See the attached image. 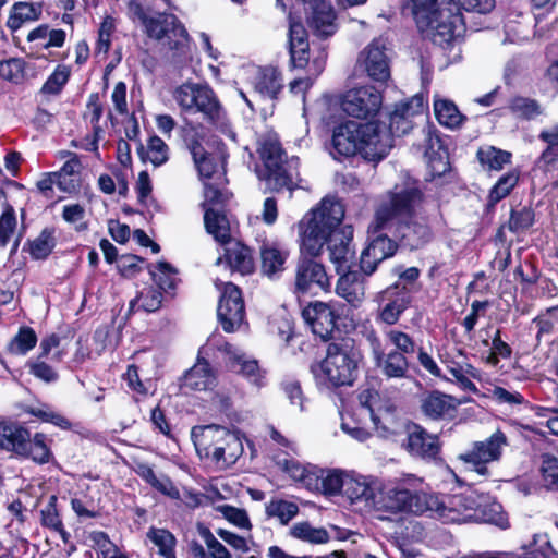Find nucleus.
I'll list each match as a JSON object with an SVG mask.
<instances>
[{
    "label": "nucleus",
    "instance_id": "nucleus-53",
    "mask_svg": "<svg viewBox=\"0 0 558 558\" xmlns=\"http://www.w3.org/2000/svg\"><path fill=\"white\" fill-rule=\"evenodd\" d=\"M26 75V62L22 58H10L0 61V78L12 84H22Z\"/></svg>",
    "mask_w": 558,
    "mask_h": 558
},
{
    "label": "nucleus",
    "instance_id": "nucleus-48",
    "mask_svg": "<svg viewBox=\"0 0 558 558\" xmlns=\"http://www.w3.org/2000/svg\"><path fill=\"white\" fill-rule=\"evenodd\" d=\"M289 534L300 541L311 544H325L329 541V534L324 527H314L308 522L295 523Z\"/></svg>",
    "mask_w": 558,
    "mask_h": 558
},
{
    "label": "nucleus",
    "instance_id": "nucleus-2",
    "mask_svg": "<svg viewBox=\"0 0 558 558\" xmlns=\"http://www.w3.org/2000/svg\"><path fill=\"white\" fill-rule=\"evenodd\" d=\"M425 201V194L417 182L407 185L400 191H390L388 201L379 205L375 210L374 220L367 229L373 239L368 244L387 241L388 244H415L411 233L418 228L422 232L421 240L428 242L432 236L426 226L413 223L416 209Z\"/></svg>",
    "mask_w": 558,
    "mask_h": 558
},
{
    "label": "nucleus",
    "instance_id": "nucleus-19",
    "mask_svg": "<svg viewBox=\"0 0 558 558\" xmlns=\"http://www.w3.org/2000/svg\"><path fill=\"white\" fill-rule=\"evenodd\" d=\"M159 22L161 34L149 33L148 37L166 39L168 48L173 51V57L185 58L190 53L191 37L183 23L174 14H160Z\"/></svg>",
    "mask_w": 558,
    "mask_h": 558
},
{
    "label": "nucleus",
    "instance_id": "nucleus-62",
    "mask_svg": "<svg viewBox=\"0 0 558 558\" xmlns=\"http://www.w3.org/2000/svg\"><path fill=\"white\" fill-rule=\"evenodd\" d=\"M216 510L220 512L226 520L240 529L251 530L252 524L247 512L244 509L235 508L229 505L217 506Z\"/></svg>",
    "mask_w": 558,
    "mask_h": 558
},
{
    "label": "nucleus",
    "instance_id": "nucleus-50",
    "mask_svg": "<svg viewBox=\"0 0 558 558\" xmlns=\"http://www.w3.org/2000/svg\"><path fill=\"white\" fill-rule=\"evenodd\" d=\"M147 537L158 548V553L163 558H177L174 553L177 541L171 532L165 529L151 527L147 532Z\"/></svg>",
    "mask_w": 558,
    "mask_h": 558
},
{
    "label": "nucleus",
    "instance_id": "nucleus-15",
    "mask_svg": "<svg viewBox=\"0 0 558 558\" xmlns=\"http://www.w3.org/2000/svg\"><path fill=\"white\" fill-rule=\"evenodd\" d=\"M383 105V96L374 86L350 89L341 101L342 110L350 117L366 120L375 117Z\"/></svg>",
    "mask_w": 558,
    "mask_h": 558
},
{
    "label": "nucleus",
    "instance_id": "nucleus-8",
    "mask_svg": "<svg viewBox=\"0 0 558 558\" xmlns=\"http://www.w3.org/2000/svg\"><path fill=\"white\" fill-rule=\"evenodd\" d=\"M203 135L196 131L184 136L197 173L203 182L217 180L218 184H228L227 159L229 157L226 143L218 136H213L202 143Z\"/></svg>",
    "mask_w": 558,
    "mask_h": 558
},
{
    "label": "nucleus",
    "instance_id": "nucleus-51",
    "mask_svg": "<svg viewBox=\"0 0 558 558\" xmlns=\"http://www.w3.org/2000/svg\"><path fill=\"white\" fill-rule=\"evenodd\" d=\"M298 513L299 506L292 501L272 499L266 505V514L277 518L282 525H287Z\"/></svg>",
    "mask_w": 558,
    "mask_h": 558
},
{
    "label": "nucleus",
    "instance_id": "nucleus-22",
    "mask_svg": "<svg viewBox=\"0 0 558 558\" xmlns=\"http://www.w3.org/2000/svg\"><path fill=\"white\" fill-rule=\"evenodd\" d=\"M302 317L312 331L324 340L331 337L338 316L329 303L314 301L302 311Z\"/></svg>",
    "mask_w": 558,
    "mask_h": 558
},
{
    "label": "nucleus",
    "instance_id": "nucleus-17",
    "mask_svg": "<svg viewBox=\"0 0 558 558\" xmlns=\"http://www.w3.org/2000/svg\"><path fill=\"white\" fill-rule=\"evenodd\" d=\"M536 213L532 205L512 207L507 222L501 223L495 234V240L500 243L512 244L521 242L535 225Z\"/></svg>",
    "mask_w": 558,
    "mask_h": 558
},
{
    "label": "nucleus",
    "instance_id": "nucleus-29",
    "mask_svg": "<svg viewBox=\"0 0 558 558\" xmlns=\"http://www.w3.org/2000/svg\"><path fill=\"white\" fill-rule=\"evenodd\" d=\"M365 276L356 270L343 272L338 279L336 292L348 303L357 306L365 296Z\"/></svg>",
    "mask_w": 558,
    "mask_h": 558
},
{
    "label": "nucleus",
    "instance_id": "nucleus-39",
    "mask_svg": "<svg viewBox=\"0 0 558 558\" xmlns=\"http://www.w3.org/2000/svg\"><path fill=\"white\" fill-rule=\"evenodd\" d=\"M215 374L207 361H198L184 375L183 386L191 390H207L215 384Z\"/></svg>",
    "mask_w": 558,
    "mask_h": 558
},
{
    "label": "nucleus",
    "instance_id": "nucleus-4",
    "mask_svg": "<svg viewBox=\"0 0 558 558\" xmlns=\"http://www.w3.org/2000/svg\"><path fill=\"white\" fill-rule=\"evenodd\" d=\"M391 148L392 141L380 122L344 119L332 126L328 150L338 162L360 156L364 161L377 165Z\"/></svg>",
    "mask_w": 558,
    "mask_h": 558
},
{
    "label": "nucleus",
    "instance_id": "nucleus-43",
    "mask_svg": "<svg viewBox=\"0 0 558 558\" xmlns=\"http://www.w3.org/2000/svg\"><path fill=\"white\" fill-rule=\"evenodd\" d=\"M72 155V158L66 160L59 171L53 172L59 180V189L66 193L76 192L81 185L78 171L81 161L75 154Z\"/></svg>",
    "mask_w": 558,
    "mask_h": 558
},
{
    "label": "nucleus",
    "instance_id": "nucleus-16",
    "mask_svg": "<svg viewBox=\"0 0 558 558\" xmlns=\"http://www.w3.org/2000/svg\"><path fill=\"white\" fill-rule=\"evenodd\" d=\"M507 444L506 435L498 429L489 438L475 441L469 451L460 454V459L471 464L480 475H487V463L498 461Z\"/></svg>",
    "mask_w": 558,
    "mask_h": 558
},
{
    "label": "nucleus",
    "instance_id": "nucleus-57",
    "mask_svg": "<svg viewBox=\"0 0 558 558\" xmlns=\"http://www.w3.org/2000/svg\"><path fill=\"white\" fill-rule=\"evenodd\" d=\"M90 547L97 551V558H111L117 555L120 549L109 538L108 534L102 531H93L88 534Z\"/></svg>",
    "mask_w": 558,
    "mask_h": 558
},
{
    "label": "nucleus",
    "instance_id": "nucleus-3",
    "mask_svg": "<svg viewBox=\"0 0 558 558\" xmlns=\"http://www.w3.org/2000/svg\"><path fill=\"white\" fill-rule=\"evenodd\" d=\"M422 480L415 476L385 483L368 475L360 506L378 513L380 520H391L397 515H424L436 505V495L420 488Z\"/></svg>",
    "mask_w": 558,
    "mask_h": 558
},
{
    "label": "nucleus",
    "instance_id": "nucleus-34",
    "mask_svg": "<svg viewBox=\"0 0 558 558\" xmlns=\"http://www.w3.org/2000/svg\"><path fill=\"white\" fill-rule=\"evenodd\" d=\"M513 155L511 151L501 149L493 145L482 146L476 151V159L483 170L487 172H499L506 166L512 163Z\"/></svg>",
    "mask_w": 558,
    "mask_h": 558
},
{
    "label": "nucleus",
    "instance_id": "nucleus-9",
    "mask_svg": "<svg viewBox=\"0 0 558 558\" xmlns=\"http://www.w3.org/2000/svg\"><path fill=\"white\" fill-rule=\"evenodd\" d=\"M260 167L256 169L257 178L264 181L271 193H281L284 190L293 191L292 161L288 159L287 151L277 140L267 138L257 148Z\"/></svg>",
    "mask_w": 558,
    "mask_h": 558
},
{
    "label": "nucleus",
    "instance_id": "nucleus-40",
    "mask_svg": "<svg viewBox=\"0 0 558 558\" xmlns=\"http://www.w3.org/2000/svg\"><path fill=\"white\" fill-rule=\"evenodd\" d=\"M434 114L439 124L451 130L460 128L468 119L450 99H435Z\"/></svg>",
    "mask_w": 558,
    "mask_h": 558
},
{
    "label": "nucleus",
    "instance_id": "nucleus-63",
    "mask_svg": "<svg viewBox=\"0 0 558 558\" xmlns=\"http://www.w3.org/2000/svg\"><path fill=\"white\" fill-rule=\"evenodd\" d=\"M41 524L56 532H62L63 524L57 510V497L50 496L48 504L41 509Z\"/></svg>",
    "mask_w": 558,
    "mask_h": 558
},
{
    "label": "nucleus",
    "instance_id": "nucleus-46",
    "mask_svg": "<svg viewBox=\"0 0 558 558\" xmlns=\"http://www.w3.org/2000/svg\"><path fill=\"white\" fill-rule=\"evenodd\" d=\"M510 112L522 120H534L543 113L541 104L533 98L515 95L508 104Z\"/></svg>",
    "mask_w": 558,
    "mask_h": 558
},
{
    "label": "nucleus",
    "instance_id": "nucleus-52",
    "mask_svg": "<svg viewBox=\"0 0 558 558\" xmlns=\"http://www.w3.org/2000/svg\"><path fill=\"white\" fill-rule=\"evenodd\" d=\"M262 271L268 277L283 270L286 254L276 246H264L260 251Z\"/></svg>",
    "mask_w": 558,
    "mask_h": 558
},
{
    "label": "nucleus",
    "instance_id": "nucleus-55",
    "mask_svg": "<svg viewBox=\"0 0 558 558\" xmlns=\"http://www.w3.org/2000/svg\"><path fill=\"white\" fill-rule=\"evenodd\" d=\"M474 522L489 523L500 529L509 526L508 515L498 502H492L482 508L478 506V520Z\"/></svg>",
    "mask_w": 558,
    "mask_h": 558
},
{
    "label": "nucleus",
    "instance_id": "nucleus-54",
    "mask_svg": "<svg viewBox=\"0 0 558 558\" xmlns=\"http://www.w3.org/2000/svg\"><path fill=\"white\" fill-rule=\"evenodd\" d=\"M162 304V293L159 289L149 286L143 288L137 296L130 302L131 308L135 305L145 312H155L160 308Z\"/></svg>",
    "mask_w": 558,
    "mask_h": 558
},
{
    "label": "nucleus",
    "instance_id": "nucleus-42",
    "mask_svg": "<svg viewBox=\"0 0 558 558\" xmlns=\"http://www.w3.org/2000/svg\"><path fill=\"white\" fill-rule=\"evenodd\" d=\"M137 155L143 162L149 160L155 167L162 166L169 159V147L158 135L148 138L147 149L141 141L136 148Z\"/></svg>",
    "mask_w": 558,
    "mask_h": 558
},
{
    "label": "nucleus",
    "instance_id": "nucleus-44",
    "mask_svg": "<svg viewBox=\"0 0 558 558\" xmlns=\"http://www.w3.org/2000/svg\"><path fill=\"white\" fill-rule=\"evenodd\" d=\"M148 271L158 286L157 289L166 293H172L180 281L177 278L178 270L167 262L157 263L154 267H149Z\"/></svg>",
    "mask_w": 558,
    "mask_h": 558
},
{
    "label": "nucleus",
    "instance_id": "nucleus-61",
    "mask_svg": "<svg viewBox=\"0 0 558 558\" xmlns=\"http://www.w3.org/2000/svg\"><path fill=\"white\" fill-rule=\"evenodd\" d=\"M227 184H218L217 180L204 182V196L206 203L211 206L225 207L232 195L225 186Z\"/></svg>",
    "mask_w": 558,
    "mask_h": 558
},
{
    "label": "nucleus",
    "instance_id": "nucleus-18",
    "mask_svg": "<svg viewBox=\"0 0 558 558\" xmlns=\"http://www.w3.org/2000/svg\"><path fill=\"white\" fill-rule=\"evenodd\" d=\"M217 315L226 332L234 331L243 323L245 306L241 290L235 284L226 283L219 300Z\"/></svg>",
    "mask_w": 558,
    "mask_h": 558
},
{
    "label": "nucleus",
    "instance_id": "nucleus-59",
    "mask_svg": "<svg viewBox=\"0 0 558 558\" xmlns=\"http://www.w3.org/2000/svg\"><path fill=\"white\" fill-rule=\"evenodd\" d=\"M151 267L143 257L134 254H122L118 259V271L124 278H134L144 268Z\"/></svg>",
    "mask_w": 558,
    "mask_h": 558
},
{
    "label": "nucleus",
    "instance_id": "nucleus-13",
    "mask_svg": "<svg viewBox=\"0 0 558 558\" xmlns=\"http://www.w3.org/2000/svg\"><path fill=\"white\" fill-rule=\"evenodd\" d=\"M414 290V287L395 282L380 291L377 295L380 305L377 320L389 326L397 324L401 315L410 307Z\"/></svg>",
    "mask_w": 558,
    "mask_h": 558
},
{
    "label": "nucleus",
    "instance_id": "nucleus-11",
    "mask_svg": "<svg viewBox=\"0 0 558 558\" xmlns=\"http://www.w3.org/2000/svg\"><path fill=\"white\" fill-rule=\"evenodd\" d=\"M323 246H301V256L295 268L293 292L306 294L314 289L330 291L331 283L325 267L315 260L320 255Z\"/></svg>",
    "mask_w": 558,
    "mask_h": 558
},
{
    "label": "nucleus",
    "instance_id": "nucleus-12",
    "mask_svg": "<svg viewBox=\"0 0 558 558\" xmlns=\"http://www.w3.org/2000/svg\"><path fill=\"white\" fill-rule=\"evenodd\" d=\"M429 508L426 515L437 518L445 523L460 524L478 520V502L472 495H452L444 500L436 495V505Z\"/></svg>",
    "mask_w": 558,
    "mask_h": 558
},
{
    "label": "nucleus",
    "instance_id": "nucleus-10",
    "mask_svg": "<svg viewBox=\"0 0 558 558\" xmlns=\"http://www.w3.org/2000/svg\"><path fill=\"white\" fill-rule=\"evenodd\" d=\"M173 96L184 112H199L211 123L221 118L222 106L208 84L183 83L175 88Z\"/></svg>",
    "mask_w": 558,
    "mask_h": 558
},
{
    "label": "nucleus",
    "instance_id": "nucleus-41",
    "mask_svg": "<svg viewBox=\"0 0 558 558\" xmlns=\"http://www.w3.org/2000/svg\"><path fill=\"white\" fill-rule=\"evenodd\" d=\"M397 246H365L360 254L359 265L361 274L365 277L373 275L379 263L392 257L396 254Z\"/></svg>",
    "mask_w": 558,
    "mask_h": 558
},
{
    "label": "nucleus",
    "instance_id": "nucleus-36",
    "mask_svg": "<svg viewBox=\"0 0 558 558\" xmlns=\"http://www.w3.org/2000/svg\"><path fill=\"white\" fill-rule=\"evenodd\" d=\"M204 225L207 233L211 234L219 244H229L232 241L230 223L223 211L213 207L205 208Z\"/></svg>",
    "mask_w": 558,
    "mask_h": 558
},
{
    "label": "nucleus",
    "instance_id": "nucleus-38",
    "mask_svg": "<svg viewBox=\"0 0 558 558\" xmlns=\"http://www.w3.org/2000/svg\"><path fill=\"white\" fill-rule=\"evenodd\" d=\"M20 457L31 459L37 464H47L53 460V453L49 446L47 436L43 433H36L31 437L28 434V440H26L24 452H20Z\"/></svg>",
    "mask_w": 558,
    "mask_h": 558
},
{
    "label": "nucleus",
    "instance_id": "nucleus-1",
    "mask_svg": "<svg viewBox=\"0 0 558 558\" xmlns=\"http://www.w3.org/2000/svg\"><path fill=\"white\" fill-rule=\"evenodd\" d=\"M495 4V0H413L412 14L423 40L451 50L457 38L465 32L461 8L487 14Z\"/></svg>",
    "mask_w": 558,
    "mask_h": 558
},
{
    "label": "nucleus",
    "instance_id": "nucleus-64",
    "mask_svg": "<svg viewBox=\"0 0 558 558\" xmlns=\"http://www.w3.org/2000/svg\"><path fill=\"white\" fill-rule=\"evenodd\" d=\"M198 533L204 539L211 558H231L230 551L214 536L208 527L199 525Z\"/></svg>",
    "mask_w": 558,
    "mask_h": 558
},
{
    "label": "nucleus",
    "instance_id": "nucleus-37",
    "mask_svg": "<svg viewBox=\"0 0 558 558\" xmlns=\"http://www.w3.org/2000/svg\"><path fill=\"white\" fill-rule=\"evenodd\" d=\"M422 410L434 420L452 416L456 411L454 399L449 395L433 391L423 400Z\"/></svg>",
    "mask_w": 558,
    "mask_h": 558
},
{
    "label": "nucleus",
    "instance_id": "nucleus-27",
    "mask_svg": "<svg viewBox=\"0 0 558 558\" xmlns=\"http://www.w3.org/2000/svg\"><path fill=\"white\" fill-rule=\"evenodd\" d=\"M290 62L292 68L306 70L314 77H318L325 70L328 53L322 49L319 53L311 60L310 44L304 46L289 47Z\"/></svg>",
    "mask_w": 558,
    "mask_h": 558
},
{
    "label": "nucleus",
    "instance_id": "nucleus-25",
    "mask_svg": "<svg viewBox=\"0 0 558 558\" xmlns=\"http://www.w3.org/2000/svg\"><path fill=\"white\" fill-rule=\"evenodd\" d=\"M44 11L43 1H16L12 4L7 20V27L15 33L26 24L37 22Z\"/></svg>",
    "mask_w": 558,
    "mask_h": 558
},
{
    "label": "nucleus",
    "instance_id": "nucleus-6",
    "mask_svg": "<svg viewBox=\"0 0 558 558\" xmlns=\"http://www.w3.org/2000/svg\"><path fill=\"white\" fill-rule=\"evenodd\" d=\"M362 359L360 350L352 339L331 342L327 347L325 359L311 365L315 378L329 386H351L357 376V366Z\"/></svg>",
    "mask_w": 558,
    "mask_h": 558
},
{
    "label": "nucleus",
    "instance_id": "nucleus-33",
    "mask_svg": "<svg viewBox=\"0 0 558 558\" xmlns=\"http://www.w3.org/2000/svg\"><path fill=\"white\" fill-rule=\"evenodd\" d=\"M520 180L519 168H512L500 175L490 187L487 195L485 209L487 213L495 210L496 205L508 197L515 189Z\"/></svg>",
    "mask_w": 558,
    "mask_h": 558
},
{
    "label": "nucleus",
    "instance_id": "nucleus-7",
    "mask_svg": "<svg viewBox=\"0 0 558 558\" xmlns=\"http://www.w3.org/2000/svg\"><path fill=\"white\" fill-rule=\"evenodd\" d=\"M191 437L198 456L222 469L233 465L244 450L240 437L220 425L195 426Z\"/></svg>",
    "mask_w": 558,
    "mask_h": 558
},
{
    "label": "nucleus",
    "instance_id": "nucleus-35",
    "mask_svg": "<svg viewBox=\"0 0 558 558\" xmlns=\"http://www.w3.org/2000/svg\"><path fill=\"white\" fill-rule=\"evenodd\" d=\"M29 430L25 427L8 422H0V449L20 454L24 452Z\"/></svg>",
    "mask_w": 558,
    "mask_h": 558
},
{
    "label": "nucleus",
    "instance_id": "nucleus-5",
    "mask_svg": "<svg viewBox=\"0 0 558 558\" xmlns=\"http://www.w3.org/2000/svg\"><path fill=\"white\" fill-rule=\"evenodd\" d=\"M344 206L335 198L325 196L298 222L300 244H350L353 240L352 225H343Z\"/></svg>",
    "mask_w": 558,
    "mask_h": 558
},
{
    "label": "nucleus",
    "instance_id": "nucleus-28",
    "mask_svg": "<svg viewBox=\"0 0 558 558\" xmlns=\"http://www.w3.org/2000/svg\"><path fill=\"white\" fill-rule=\"evenodd\" d=\"M364 56L365 70L369 77L377 82H386L390 76L385 48L373 40L361 53Z\"/></svg>",
    "mask_w": 558,
    "mask_h": 558
},
{
    "label": "nucleus",
    "instance_id": "nucleus-30",
    "mask_svg": "<svg viewBox=\"0 0 558 558\" xmlns=\"http://www.w3.org/2000/svg\"><path fill=\"white\" fill-rule=\"evenodd\" d=\"M254 88L262 98L278 99L283 89L282 74L275 66L260 68L255 76Z\"/></svg>",
    "mask_w": 558,
    "mask_h": 558
},
{
    "label": "nucleus",
    "instance_id": "nucleus-23",
    "mask_svg": "<svg viewBox=\"0 0 558 558\" xmlns=\"http://www.w3.org/2000/svg\"><path fill=\"white\" fill-rule=\"evenodd\" d=\"M423 111V97L415 96L410 100L401 101L395 106L389 114L388 134L393 142V137H401L413 129L411 117Z\"/></svg>",
    "mask_w": 558,
    "mask_h": 558
},
{
    "label": "nucleus",
    "instance_id": "nucleus-58",
    "mask_svg": "<svg viewBox=\"0 0 558 558\" xmlns=\"http://www.w3.org/2000/svg\"><path fill=\"white\" fill-rule=\"evenodd\" d=\"M542 482L545 488L549 490L558 489V458L549 454L542 456L539 468Z\"/></svg>",
    "mask_w": 558,
    "mask_h": 558
},
{
    "label": "nucleus",
    "instance_id": "nucleus-45",
    "mask_svg": "<svg viewBox=\"0 0 558 558\" xmlns=\"http://www.w3.org/2000/svg\"><path fill=\"white\" fill-rule=\"evenodd\" d=\"M386 343L392 347L390 352L404 356L409 360V356L416 352V342L407 332L399 329H388L384 332Z\"/></svg>",
    "mask_w": 558,
    "mask_h": 558
},
{
    "label": "nucleus",
    "instance_id": "nucleus-32",
    "mask_svg": "<svg viewBox=\"0 0 558 558\" xmlns=\"http://www.w3.org/2000/svg\"><path fill=\"white\" fill-rule=\"evenodd\" d=\"M226 263L232 272L241 275L252 274L255 268L254 257L250 246L226 247L222 257L217 259V265Z\"/></svg>",
    "mask_w": 558,
    "mask_h": 558
},
{
    "label": "nucleus",
    "instance_id": "nucleus-20",
    "mask_svg": "<svg viewBox=\"0 0 558 558\" xmlns=\"http://www.w3.org/2000/svg\"><path fill=\"white\" fill-rule=\"evenodd\" d=\"M373 357L383 380L387 383L412 380L409 360L390 351L385 352L376 338L373 340Z\"/></svg>",
    "mask_w": 558,
    "mask_h": 558
},
{
    "label": "nucleus",
    "instance_id": "nucleus-56",
    "mask_svg": "<svg viewBox=\"0 0 558 558\" xmlns=\"http://www.w3.org/2000/svg\"><path fill=\"white\" fill-rule=\"evenodd\" d=\"M328 250L338 274L352 270L355 264V252L352 246H328Z\"/></svg>",
    "mask_w": 558,
    "mask_h": 558
},
{
    "label": "nucleus",
    "instance_id": "nucleus-47",
    "mask_svg": "<svg viewBox=\"0 0 558 558\" xmlns=\"http://www.w3.org/2000/svg\"><path fill=\"white\" fill-rule=\"evenodd\" d=\"M71 77V66L58 64L53 72L47 77L39 93L41 95H59Z\"/></svg>",
    "mask_w": 558,
    "mask_h": 558
},
{
    "label": "nucleus",
    "instance_id": "nucleus-49",
    "mask_svg": "<svg viewBox=\"0 0 558 558\" xmlns=\"http://www.w3.org/2000/svg\"><path fill=\"white\" fill-rule=\"evenodd\" d=\"M37 343V336L33 328L24 326L8 344V352L13 355H24Z\"/></svg>",
    "mask_w": 558,
    "mask_h": 558
},
{
    "label": "nucleus",
    "instance_id": "nucleus-31",
    "mask_svg": "<svg viewBox=\"0 0 558 558\" xmlns=\"http://www.w3.org/2000/svg\"><path fill=\"white\" fill-rule=\"evenodd\" d=\"M225 350L228 354V366L232 372L245 376L256 386L262 385L264 376L259 369L257 361L245 359V355L240 353L231 344H226Z\"/></svg>",
    "mask_w": 558,
    "mask_h": 558
},
{
    "label": "nucleus",
    "instance_id": "nucleus-60",
    "mask_svg": "<svg viewBox=\"0 0 558 558\" xmlns=\"http://www.w3.org/2000/svg\"><path fill=\"white\" fill-rule=\"evenodd\" d=\"M136 473L144 478L147 483H149L153 487L160 490L163 494H167L169 496H174L172 492L178 495V490L172 486V483L169 478H158L153 470L147 464H138L136 469Z\"/></svg>",
    "mask_w": 558,
    "mask_h": 558
},
{
    "label": "nucleus",
    "instance_id": "nucleus-26",
    "mask_svg": "<svg viewBox=\"0 0 558 558\" xmlns=\"http://www.w3.org/2000/svg\"><path fill=\"white\" fill-rule=\"evenodd\" d=\"M371 397L372 396L368 391H364L360 395V402L362 407L368 411L376 432L384 438L395 435L399 427V422L395 411L390 408L378 409L375 411L369 403Z\"/></svg>",
    "mask_w": 558,
    "mask_h": 558
},
{
    "label": "nucleus",
    "instance_id": "nucleus-21",
    "mask_svg": "<svg viewBox=\"0 0 558 558\" xmlns=\"http://www.w3.org/2000/svg\"><path fill=\"white\" fill-rule=\"evenodd\" d=\"M405 450L414 458L427 462L440 461L441 444L435 434L428 433L420 425H412L408 428Z\"/></svg>",
    "mask_w": 558,
    "mask_h": 558
},
{
    "label": "nucleus",
    "instance_id": "nucleus-24",
    "mask_svg": "<svg viewBox=\"0 0 558 558\" xmlns=\"http://www.w3.org/2000/svg\"><path fill=\"white\" fill-rule=\"evenodd\" d=\"M441 361L463 390L477 392V387L471 378L478 379L481 377L480 372L466 362L461 350H457L456 354L446 353Z\"/></svg>",
    "mask_w": 558,
    "mask_h": 558
},
{
    "label": "nucleus",
    "instance_id": "nucleus-14",
    "mask_svg": "<svg viewBox=\"0 0 558 558\" xmlns=\"http://www.w3.org/2000/svg\"><path fill=\"white\" fill-rule=\"evenodd\" d=\"M366 475L349 473L339 470L328 471L322 475V492L325 495L345 496L351 505L360 506L364 493L363 486L366 483Z\"/></svg>",
    "mask_w": 558,
    "mask_h": 558
}]
</instances>
